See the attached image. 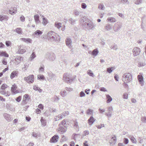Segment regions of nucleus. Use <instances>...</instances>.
Here are the masks:
<instances>
[{
    "label": "nucleus",
    "mask_w": 146,
    "mask_h": 146,
    "mask_svg": "<svg viewBox=\"0 0 146 146\" xmlns=\"http://www.w3.org/2000/svg\"><path fill=\"white\" fill-rule=\"evenodd\" d=\"M80 13H81L80 12L76 10H75L74 11V13L76 16L78 15Z\"/></svg>",
    "instance_id": "53"
},
{
    "label": "nucleus",
    "mask_w": 146,
    "mask_h": 146,
    "mask_svg": "<svg viewBox=\"0 0 146 146\" xmlns=\"http://www.w3.org/2000/svg\"><path fill=\"white\" fill-rule=\"evenodd\" d=\"M46 57L51 61H54L56 58L55 54L52 53H47L46 54Z\"/></svg>",
    "instance_id": "4"
},
{
    "label": "nucleus",
    "mask_w": 146,
    "mask_h": 146,
    "mask_svg": "<svg viewBox=\"0 0 146 146\" xmlns=\"http://www.w3.org/2000/svg\"><path fill=\"white\" fill-rule=\"evenodd\" d=\"M113 112V109L112 107H109L108 108V112L106 113V115L108 118H110L111 117Z\"/></svg>",
    "instance_id": "9"
},
{
    "label": "nucleus",
    "mask_w": 146,
    "mask_h": 146,
    "mask_svg": "<svg viewBox=\"0 0 146 146\" xmlns=\"http://www.w3.org/2000/svg\"><path fill=\"white\" fill-rule=\"evenodd\" d=\"M55 26L59 29L61 27V23H60L56 22L54 24Z\"/></svg>",
    "instance_id": "28"
},
{
    "label": "nucleus",
    "mask_w": 146,
    "mask_h": 146,
    "mask_svg": "<svg viewBox=\"0 0 146 146\" xmlns=\"http://www.w3.org/2000/svg\"><path fill=\"white\" fill-rule=\"evenodd\" d=\"M110 48L111 49H113L114 50H116L117 48V46L116 44H115L113 46H111L110 47Z\"/></svg>",
    "instance_id": "48"
},
{
    "label": "nucleus",
    "mask_w": 146,
    "mask_h": 146,
    "mask_svg": "<svg viewBox=\"0 0 146 146\" xmlns=\"http://www.w3.org/2000/svg\"><path fill=\"white\" fill-rule=\"evenodd\" d=\"M4 116L5 119L9 122L10 121L12 120V118L10 115L7 113H5L4 114Z\"/></svg>",
    "instance_id": "15"
},
{
    "label": "nucleus",
    "mask_w": 146,
    "mask_h": 146,
    "mask_svg": "<svg viewBox=\"0 0 146 146\" xmlns=\"http://www.w3.org/2000/svg\"><path fill=\"white\" fill-rule=\"evenodd\" d=\"M122 27L121 23L117 22L115 23L113 27V29L115 32H118Z\"/></svg>",
    "instance_id": "5"
},
{
    "label": "nucleus",
    "mask_w": 146,
    "mask_h": 146,
    "mask_svg": "<svg viewBox=\"0 0 146 146\" xmlns=\"http://www.w3.org/2000/svg\"><path fill=\"white\" fill-rule=\"evenodd\" d=\"M140 52V49L138 47H135L133 50V55L134 56L139 55Z\"/></svg>",
    "instance_id": "8"
},
{
    "label": "nucleus",
    "mask_w": 146,
    "mask_h": 146,
    "mask_svg": "<svg viewBox=\"0 0 146 146\" xmlns=\"http://www.w3.org/2000/svg\"><path fill=\"white\" fill-rule=\"evenodd\" d=\"M44 65H42L39 68V70L40 71L43 72L44 71Z\"/></svg>",
    "instance_id": "52"
},
{
    "label": "nucleus",
    "mask_w": 146,
    "mask_h": 146,
    "mask_svg": "<svg viewBox=\"0 0 146 146\" xmlns=\"http://www.w3.org/2000/svg\"><path fill=\"white\" fill-rule=\"evenodd\" d=\"M105 28L107 31H110L111 29V25L109 24H107L105 26Z\"/></svg>",
    "instance_id": "35"
},
{
    "label": "nucleus",
    "mask_w": 146,
    "mask_h": 146,
    "mask_svg": "<svg viewBox=\"0 0 146 146\" xmlns=\"http://www.w3.org/2000/svg\"><path fill=\"white\" fill-rule=\"evenodd\" d=\"M132 76L129 73L124 74L122 77V80L123 82H130L132 80Z\"/></svg>",
    "instance_id": "2"
},
{
    "label": "nucleus",
    "mask_w": 146,
    "mask_h": 146,
    "mask_svg": "<svg viewBox=\"0 0 146 146\" xmlns=\"http://www.w3.org/2000/svg\"><path fill=\"white\" fill-rule=\"evenodd\" d=\"M69 23L72 25H74L75 24V22L76 21V20H74L72 18H70L68 19Z\"/></svg>",
    "instance_id": "39"
},
{
    "label": "nucleus",
    "mask_w": 146,
    "mask_h": 146,
    "mask_svg": "<svg viewBox=\"0 0 146 146\" xmlns=\"http://www.w3.org/2000/svg\"><path fill=\"white\" fill-rule=\"evenodd\" d=\"M36 56V55H35V52H33L30 56V58H31V60H32L34 59Z\"/></svg>",
    "instance_id": "50"
},
{
    "label": "nucleus",
    "mask_w": 146,
    "mask_h": 146,
    "mask_svg": "<svg viewBox=\"0 0 146 146\" xmlns=\"http://www.w3.org/2000/svg\"><path fill=\"white\" fill-rule=\"evenodd\" d=\"M67 131V128L65 126H60L58 129V132L60 134H63Z\"/></svg>",
    "instance_id": "10"
},
{
    "label": "nucleus",
    "mask_w": 146,
    "mask_h": 146,
    "mask_svg": "<svg viewBox=\"0 0 146 146\" xmlns=\"http://www.w3.org/2000/svg\"><path fill=\"white\" fill-rule=\"evenodd\" d=\"M80 96L81 97H84L85 96V94L83 91H81L80 93Z\"/></svg>",
    "instance_id": "55"
},
{
    "label": "nucleus",
    "mask_w": 146,
    "mask_h": 146,
    "mask_svg": "<svg viewBox=\"0 0 146 146\" xmlns=\"http://www.w3.org/2000/svg\"><path fill=\"white\" fill-rule=\"evenodd\" d=\"M124 83L123 84V85L124 87L125 88H128V84H127V83H129V82H123Z\"/></svg>",
    "instance_id": "56"
},
{
    "label": "nucleus",
    "mask_w": 146,
    "mask_h": 146,
    "mask_svg": "<svg viewBox=\"0 0 146 146\" xmlns=\"http://www.w3.org/2000/svg\"><path fill=\"white\" fill-rule=\"evenodd\" d=\"M107 20L111 22H115L116 21L115 19L113 17H110L108 18Z\"/></svg>",
    "instance_id": "33"
},
{
    "label": "nucleus",
    "mask_w": 146,
    "mask_h": 146,
    "mask_svg": "<svg viewBox=\"0 0 146 146\" xmlns=\"http://www.w3.org/2000/svg\"><path fill=\"white\" fill-rule=\"evenodd\" d=\"M146 64L145 62H139L138 63V67H141L144 66Z\"/></svg>",
    "instance_id": "36"
},
{
    "label": "nucleus",
    "mask_w": 146,
    "mask_h": 146,
    "mask_svg": "<svg viewBox=\"0 0 146 146\" xmlns=\"http://www.w3.org/2000/svg\"><path fill=\"white\" fill-rule=\"evenodd\" d=\"M93 112V110H91V109H89L87 110L86 111V113L88 115H91L92 113Z\"/></svg>",
    "instance_id": "43"
},
{
    "label": "nucleus",
    "mask_w": 146,
    "mask_h": 146,
    "mask_svg": "<svg viewBox=\"0 0 146 146\" xmlns=\"http://www.w3.org/2000/svg\"><path fill=\"white\" fill-rule=\"evenodd\" d=\"M48 76L50 79H52V78L55 76V75L54 74H53L52 72H50L48 73Z\"/></svg>",
    "instance_id": "41"
},
{
    "label": "nucleus",
    "mask_w": 146,
    "mask_h": 146,
    "mask_svg": "<svg viewBox=\"0 0 146 146\" xmlns=\"http://www.w3.org/2000/svg\"><path fill=\"white\" fill-rule=\"evenodd\" d=\"M21 40L27 43H31L32 40L30 38H22L20 39Z\"/></svg>",
    "instance_id": "18"
},
{
    "label": "nucleus",
    "mask_w": 146,
    "mask_h": 146,
    "mask_svg": "<svg viewBox=\"0 0 146 146\" xmlns=\"http://www.w3.org/2000/svg\"><path fill=\"white\" fill-rule=\"evenodd\" d=\"M47 37L51 41L59 42L60 38V36L55 33L53 31H50L47 33Z\"/></svg>",
    "instance_id": "1"
},
{
    "label": "nucleus",
    "mask_w": 146,
    "mask_h": 146,
    "mask_svg": "<svg viewBox=\"0 0 146 146\" xmlns=\"http://www.w3.org/2000/svg\"><path fill=\"white\" fill-rule=\"evenodd\" d=\"M60 94L62 97H64L66 95V92L65 90L63 91H61L60 92Z\"/></svg>",
    "instance_id": "42"
},
{
    "label": "nucleus",
    "mask_w": 146,
    "mask_h": 146,
    "mask_svg": "<svg viewBox=\"0 0 146 146\" xmlns=\"http://www.w3.org/2000/svg\"><path fill=\"white\" fill-rule=\"evenodd\" d=\"M68 138L65 135H63L62 136L61 139V141H66L67 140Z\"/></svg>",
    "instance_id": "47"
},
{
    "label": "nucleus",
    "mask_w": 146,
    "mask_h": 146,
    "mask_svg": "<svg viewBox=\"0 0 146 146\" xmlns=\"http://www.w3.org/2000/svg\"><path fill=\"white\" fill-rule=\"evenodd\" d=\"M62 118V117H61L60 115H58L54 117V120L55 121H57L59 120L60 119Z\"/></svg>",
    "instance_id": "26"
},
{
    "label": "nucleus",
    "mask_w": 146,
    "mask_h": 146,
    "mask_svg": "<svg viewBox=\"0 0 146 146\" xmlns=\"http://www.w3.org/2000/svg\"><path fill=\"white\" fill-rule=\"evenodd\" d=\"M17 53L19 54H23L26 52V50L25 49H22L21 48V47L20 46L19 47Z\"/></svg>",
    "instance_id": "22"
},
{
    "label": "nucleus",
    "mask_w": 146,
    "mask_h": 146,
    "mask_svg": "<svg viewBox=\"0 0 146 146\" xmlns=\"http://www.w3.org/2000/svg\"><path fill=\"white\" fill-rule=\"evenodd\" d=\"M17 88V86L15 85V84L12 85L11 88V91L13 94H16L19 92V91L16 90Z\"/></svg>",
    "instance_id": "11"
},
{
    "label": "nucleus",
    "mask_w": 146,
    "mask_h": 146,
    "mask_svg": "<svg viewBox=\"0 0 146 146\" xmlns=\"http://www.w3.org/2000/svg\"><path fill=\"white\" fill-rule=\"evenodd\" d=\"M83 26H87L89 30H93L96 27V25H94L92 22L85 23L84 24Z\"/></svg>",
    "instance_id": "6"
},
{
    "label": "nucleus",
    "mask_w": 146,
    "mask_h": 146,
    "mask_svg": "<svg viewBox=\"0 0 146 146\" xmlns=\"http://www.w3.org/2000/svg\"><path fill=\"white\" fill-rule=\"evenodd\" d=\"M114 68L115 67L113 66L108 68L107 69V72L110 74L113 71L112 70L114 69Z\"/></svg>",
    "instance_id": "27"
},
{
    "label": "nucleus",
    "mask_w": 146,
    "mask_h": 146,
    "mask_svg": "<svg viewBox=\"0 0 146 146\" xmlns=\"http://www.w3.org/2000/svg\"><path fill=\"white\" fill-rule=\"evenodd\" d=\"M141 120L143 122L146 123V117H143L141 118Z\"/></svg>",
    "instance_id": "58"
},
{
    "label": "nucleus",
    "mask_w": 146,
    "mask_h": 146,
    "mask_svg": "<svg viewBox=\"0 0 146 146\" xmlns=\"http://www.w3.org/2000/svg\"><path fill=\"white\" fill-rule=\"evenodd\" d=\"M137 78L139 82L141 84L142 86L143 85V77L141 75H139L137 76Z\"/></svg>",
    "instance_id": "17"
},
{
    "label": "nucleus",
    "mask_w": 146,
    "mask_h": 146,
    "mask_svg": "<svg viewBox=\"0 0 146 146\" xmlns=\"http://www.w3.org/2000/svg\"><path fill=\"white\" fill-rule=\"evenodd\" d=\"M42 16L43 17L42 19V24L43 25L45 26L48 23V20L46 18L44 17L43 16Z\"/></svg>",
    "instance_id": "24"
},
{
    "label": "nucleus",
    "mask_w": 146,
    "mask_h": 146,
    "mask_svg": "<svg viewBox=\"0 0 146 146\" xmlns=\"http://www.w3.org/2000/svg\"><path fill=\"white\" fill-rule=\"evenodd\" d=\"M38 78L40 80H43L44 78V76L43 75H38Z\"/></svg>",
    "instance_id": "61"
},
{
    "label": "nucleus",
    "mask_w": 146,
    "mask_h": 146,
    "mask_svg": "<svg viewBox=\"0 0 146 146\" xmlns=\"http://www.w3.org/2000/svg\"><path fill=\"white\" fill-rule=\"evenodd\" d=\"M17 9L16 7H13L11 10H9V13L13 15L17 12Z\"/></svg>",
    "instance_id": "20"
},
{
    "label": "nucleus",
    "mask_w": 146,
    "mask_h": 146,
    "mask_svg": "<svg viewBox=\"0 0 146 146\" xmlns=\"http://www.w3.org/2000/svg\"><path fill=\"white\" fill-rule=\"evenodd\" d=\"M99 53V51L97 49L93 50L92 52V55L94 56H96Z\"/></svg>",
    "instance_id": "29"
},
{
    "label": "nucleus",
    "mask_w": 146,
    "mask_h": 146,
    "mask_svg": "<svg viewBox=\"0 0 146 146\" xmlns=\"http://www.w3.org/2000/svg\"><path fill=\"white\" fill-rule=\"evenodd\" d=\"M66 44L70 48H72L71 43L72 40L70 38H67L66 39Z\"/></svg>",
    "instance_id": "13"
},
{
    "label": "nucleus",
    "mask_w": 146,
    "mask_h": 146,
    "mask_svg": "<svg viewBox=\"0 0 146 146\" xmlns=\"http://www.w3.org/2000/svg\"><path fill=\"white\" fill-rule=\"evenodd\" d=\"M34 18L36 23L38 24L40 22V21L39 20V15L37 14L34 15Z\"/></svg>",
    "instance_id": "23"
},
{
    "label": "nucleus",
    "mask_w": 146,
    "mask_h": 146,
    "mask_svg": "<svg viewBox=\"0 0 146 146\" xmlns=\"http://www.w3.org/2000/svg\"><path fill=\"white\" fill-rule=\"evenodd\" d=\"M15 31L19 34H21L22 33V31L21 28H17Z\"/></svg>",
    "instance_id": "37"
},
{
    "label": "nucleus",
    "mask_w": 146,
    "mask_h": 146,
    "mask_svg": "<svg viewBox=\"0 0 146 146\" xmlns=\"http://www.w3.org/2000/svg\"><path fill=\"white\" fill-rule=\"evenodd\" d=\"M42 33L43 32L42 31L39 30H37L35 32L34 34L36 35H40L42 34Z\"/></svg>",
    "instance_id": "32"
},
{
    "label": "nucleus",
    "mask_w": 146,
    "mask_h": 146,
    "mask_svg": "<svg viewBox=\"0 0 146 146\" xmlns=\"http://www.w3.org/2000/svg\"><path fill=\"white\" fill-rule=\"evenodd\" d=\"M18 72L17 71H14L12 72L10 76V78L13 79L15 77L17 76L18 75Z\"/></svg>",
    "instance_id": "16"
},
{
    "label": "nucleus",
    "mask_w": 146,
    "mask_h": 146,
    "mask_svg": "<svg viewBox=\"0 0 146 146\" xmlns=\"http://www.w3.org/2000/svg\"><path fill=\"white\" fill-rule=\"evenodd\" d=\"M135 3L137 5H139L142 2V0H134Z\"/></svg>",
    "instance_id": "45"
},
{
    "label": "nucleus",
    "mask_w": 146,
    "mask_h": 146,
    "mask_svg": "<svg viewBox=\"0 0 146 146\" xmlns=\"http://www.w3.org/2000/svg\"><path fill=\"white\" fill-rule=\"evenodd\" d=\"M104 6L103 5L101 4L99 5L98 8L99 9L102 10H104Z\"/></svg>",
    "instance_id": "57"
},
{
    "label": "nucleus",
    "mask_w": 146,
    "mask_h": 146,
    "mask_svg": "<svg viewBox=\"0 0 146 146\" xmlns=\"http://www.w3.org/2000/svg\"><path fill=\"white\" fill-rule=\"evenodd\" d=\"M40 121L42 124V125L43 126H45L46 124V120L43 119V117H42L40 119Z\"/></svg>",
    "instance_id": "31"
},
{
    "label": "nucleus",
    "mask_w": 146,
    "mask_h": 146,
    "mask_svg": "<svg viewBox=\"0 0 146 146\" xmlns=\"http://www.w3.org/2000/svg\"><path fill=\"white\" fill-rule=\"evenodd\" d=\"M23 100L22 102V104H24L27 103L28 101L29 100H28L26 99H23Z\"/></svg>",
    "instance_id": "60"
},
{
    "label": "nucleus",
    "mask_w": 146,
    "mask_h": 146,
    "mask_svg": "<svg viewBox=\"0 0 146 146\" xmlns=\"http://www.w3.org/2000/svg\"><path fill=\"white\" fill-rule=\"evenodd\" d=\"M98 110L100 113H103L105 111V110L104 109H101V108H99Z\"/></svg>",
    "instance_id": "59"
},
{
    "label": "nucleus",
    "mask_w": 146,
    "mask_h": 146,
    "mask_svg": "<svg viewBox=\"0 0 146 146\" xmlns=\"http://www.w3.org/2000/svg\"><path fill=\"white\" fill-rule=\"evenodd\" d=\"M32 135L33 136L36 138H37L39 136V135L38 134L34 132L32 133Z\"/></svg>",
    "instance_id": "44"
},
{
    "label": "nucleus",
    "mask_w": 146,
    "mask_h": 146,
    "mask_svg": "<svg viewBox=\"0 0 146 146\" xmlns=\"http://www.w3.org/2000/svg\"><path fill=\"white\" fill-rule=\"evenodd\" d=\"M81 7L82 8L85 9L87 7V6L85 3H82Z\"/></svg>",
    "instance_id": "62"
},
{
    "label": "nucleus",
    "mask_w": 146,
    "mask_h": 146,
    "mask_svg": "<svg viewBox=\"0 0 146 146\" xmlns=\"http://www.w3.org/2000/svg\"><path fill=\"white\" fill-rule=\"evenodd\" d=\"M87 74L89 75V76H90L93 77V76H94L93 73L92 72L91 70H88L87 71Z\"/></svg>",
    "instance_id": "40"
},
{
    "label": "nucleus",
    "mask_w": 146,
    "mask_h": 146,
    "mask_svg": "<svg viewBox=\"0 0 146 146\" xmlns=\"http://www.w3.org/2000/svg\"><path fill=\"white\" fill-rule=\"evenodd\" d=\"M59 136L58 135H55L53 136L50 139L51 143H56L58 141Z\"/></svg>",
    "instance_id": "12"
},
{
    "label": "nucleus",
    "mask_w": 146,
    "mask_h": 146,
    "mask_svg": "<svg viewBox=\"0 0 146 146\" xmlns=\"http://www.w3.org/2000/svg\"><path fill=\"white\" fill-rule=\"evenodd\" d=\"M95 121V119L91 116L88 120V123L89 125H92Z\"/></svg>",
    "instance_id": "21"
},
{
    "label": "nucleus",
    "mask_w": 146,
    "mask_h": 146,
    "mask_svg": "<svg viewBox=\"0 0 146 146\" xmlns=\"http://www.w3.org/2000/svg\"><path fill=\"white\" fill-rule=\"evenodd\" d=\"M74 127L75 128H77L78 127V123L76 120L74 122Z\"/></svg>",
    "instance_id": "49"
},
{
    "label": "nucleus",
    "mask_w": 146,
    "mask_h": 146,
    "mask_svg": "<svg viewBox=\"0 0 146 146\" xmlns=\"http://www.w3.org/2000/svg\"><path fill=\"white\" fill-rule=\"evenodd\" d=\"M9 55L5 52H0V56H4L6 57H8Z\"/></svg>",
    "instance_id": "25"
},
{
    "label": "nucleus",
    "mask_w": 146,
    "mask_h": 146,
    "mask_svg": "<svg viewBox=\"0 0 146 146\" xmlns=\"http://www.w3.org/2000/svg\"><path fill=\"white\" fill-rule=\"evenodd\" d=\"M129 138L131 140V141L133 143H136L137 142V141L135 139V138L133 136H129Z\"/></svg>",
    "instance_id": "30"
},
{
    "label": "nucleus",
    "mask_w": 146,
    "mask_h": 146,
    "mask_svg": "<svg viewBox=\"0 0 146 146\" xmlns=\"http://www.w3.org/2000/svg\"><path fill=\"white\" fill-rule=\"evenodd\" d=\"M89 133V132L88 131H84L83 132L84 135V136H86L87 135H88Z\"/></svg>",
    "instance_id": "64"
},
{
    "label": "nucleus",
    "mask_w": 146,
    "mask_h": 146,
    "mask_svg": "<svg viewBox=\"0 0 146 146\" xmlns=\"http://www.w3.org/2000/svg\"><path fill=\"white\" fill-rule=\"evenodd\" d=\"M107 100V103H109L111 102L112 100V98L108 94L106 95Z\"/></svg>",
    "instance_id": "34"
},
{
    "label": "nucleus",
    "mask_w": 146,
    "mask_h": 146,
    "mask_svg": "<svg viewBox=\"0 0 146 146\" xmlns=\"http://www.w3.org/2000/svg\"><path fill=\"white\" fill-rule=\"evenodd\" d=\"M34 76L33 75H30L28 77H25L24 80L28 83H32L34 81Z\"/></svg>",
    "instance_id": "7"
},
{
    "label": "nucleus",
    "mask_w": 146,
    "mask_h": 146,
    "mask_svg": "<svg viewBox=\"0 0 146 146\" xmlns=\"http://www.w3.org/2000/svg\"><path fill=\"white\" fill-rule=\"evenodd\" d=\"M63 80L68 83H71L73 80V79L70 78V75L68 73L64 74L63 75Z\"/></svg>",
    "instance_id": "3"
},
{
    "label": "nucleus",
    "mask_w": 146,
    "mask_h": 146,
    "mask_svg": "<svg viewBox=\"0 0 146 146\" xmlns=\"http://www.w3.org/2000/svg\"><path fill=\"white\" fill-rule=\"evenodd\" d=\"M69 114V112L68 111H65L62 113L61 115H60L61 117H62V118H63L64 117L66 116Z\"/></svg>",
    "instance_id": "38"
},
{
    "label": "nucleus",
    "mask_w": 146,
    "mask_h": 146,
    "mask_svg": "<svg viewBox=\"0 0 146 146\" xmlns=\"http://www.w3.org/2000/svg\"><path fill=\"white\" fill-rule=\"evenodd\" d=\"M121 2L123 4H129V2L128 0H121Z\"/></svg>",
    "instance_id": "51"
},
{
    "label": "nucleus",
    "mask_w": 146,
    "mask_h": 146,
    "mask_svg": "<svg viewBox=\"0 0 146 146\" xmlns=\"http://www.w3.org/2000/svg\"><path fill=\"white\" fill-rule=\"evenodd\" d=\"M8 18V17L7 15H0V21H1L3 20H7Z\"/></svg>",
    "instance_id": "19"
},
{
    "label": "nucleus",
    "mask_w": 146,
    "mask_h": 146,
    "mask_svg": "<svg viewBox=\"0 0 146 146\" xmlns=\"http://www.w3.org/2000/svg\"><path fill=\"white\" fill-rule=\"evenodd\" d=\"M29 95L27 94H25V95L23 96V99H26L29 100L30 98H29Z\"/></svg>",
    "instance_id": "54"
},
{
    "label": "nucleus",
    "mask_w": 146,
    "mask_h": 146,
    "mask_svg": "<svg viewBox=\"0 0 146 146\" xmlns=\"http://www.w3.org/2000/svg\"><path fill=\"white\" fill-rule=\"evenodd\" d=\"M23 58L21 56H17L15 59V64L17 65L20 63L21 62V59H22Z\"/></svg>",
    "instance_id": "14"
},
{
    "label": "nucleus",
    "mask_w": 146,
    "mask_h": 146,
    "mask_svg": "<svg viewBox=\"0 0 146 146\" xmlns=\"http://www.w3.org/2000/svg\"><path fill=\"white\" fill-rule=\"evenodd\" d=\"M129 142V141L128 139L127 138H124V143L125 144H127Z\"/></svg>",
    "instance_id": "63"
},
{
    "label": "nucleus",
    "mask_w": 146,
    "mask_h": 146,
    "mask_svg": "<svg viewBox=\"0 0 146 146\" xmlns=\"http://www.w3.org/2000/svg\"><path fill=\"white\" fill-rule=\"evenodd\" d=\"M7 87V86L5 84H3L1 86V89L3 90H4Z\"/></svg>",
    "instance_id": "46"
}]
</instances>
